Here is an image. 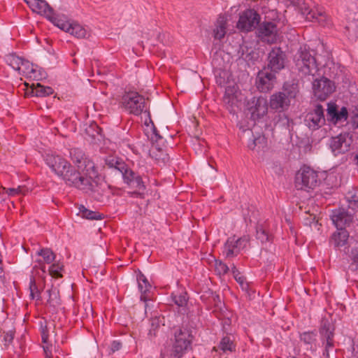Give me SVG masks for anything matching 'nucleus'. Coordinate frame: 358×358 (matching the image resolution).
<instances>
[{"label":"nucleus","mask_w":358,"mask_h":358,"mask_svg":"<svg viewBox=\"0 0 358 358\" xmlns=\"http://www.w3.org/2000/svg\"><path fill=\"white\" fill-rule=\"evenodd\" d=\"M286 62L285 52L280 48L274 47L268 54L267 66L264 68L276 73L285 67Z\"/></svg>","instance_id":"8"},{"label":"nucleus","mask_w":358,"mask_h":358,"mask_svg":"<svg viewBox=\"0 0 358 358\" xmlns=\"http://www.w3.org/2000/svg\"><path fill=\"white\" fill-rule=\"evenodd\" d=\"M71 155L76 164L74 168L59 155L48 154L45 160L58 176H62L70 185L99 200L103 196L102 184L95 164L80 152L74 150Z\"/></svg>","instance_id":"1"},{"label":"nucleus","mask_w":358,"mask_h":358,"mask_svg":"<svg viewBox=\"0 0 358 358\" xmlns=\"http://www.w3.org/2000/svg\"><path fill=\"white\" fill-rule=\"evenodd\" d=\"M336 89L334 83L327 78H315L313 83L314 95L320 100H325Z\"/></svg>","instance_id":"10"},{"label":"nucleus","mask_w":358,"mask_h":358,"mask_svg":"<svg viewBox=\"0 0 358 358\" xmlns=\"http://www.w3.org/2000/svg\"><path fill=\"white\" fill-rule=\"evenodd\" d=\"M38 255L42 256L47 263H50L55 259L54 253L48 248L41 250Z\"/></svg>","instance_id":"43"},{"label":"nucleus","mask_w":358,"mask_h":358,"mask_svg":"<svg viewBox=\"0 0 358 358\" xmlns=\"http://www.w3.org/2000/svg\"><path fill=\"white\" fill-rule=\"evenodd\" d=\"M290 104V100L287 97L285 92L273 94L270 98V106L275 110H285Z\"/></svg>","instance_id":"22"},{"label":"nucleus","mask_w":358,"mask_h":358,"mask_svg":"<svg viewBox=\"0 0 358 358\" xmlns=\"http://www.w3.org/2000/svg\"><path fill=\"white\" fill-rule=\"evenodd\" d=\"M51 329L50 326L46 325L42 331V342L43 343V348L44 350V353L45 355V357L47 358H51L52 356V350L53 346L52 343H50V341H49L50 337H56L57 334L55 332L54 330L50 333V330Z\"/></svg>","instance_id":"23"},{"label":"nucleus","mask_w":358,"mask_h":358,"mask_svg":"<svg viewBox=\"0 0 358 358\" xmlns=\"http://www.w3.org/2000/svg\"><path fill=\"white\" fill-rule=\"evenodd\" d=\"M293 358H295V357H293Z\"/></svg>","instance_id":"59"},{"label":"nucleus","mask_w":358,"mask_h":358,"mask_svg":"<svg viewBox=\"0 0 358 358\" xmlns=\"http://www.w3.org/2000/svg\"><path fill=\"white\" fill-rule=\"evenodd\" d=\"M29 289L30 292L29 296L31 299H39L40 289L36 283L35 278L33 276H31L29 279Z\"/></svg>","instance_id":"34"},{"label":"nucleus","mask_w":358,"mask_h":358,"mask_svg":"<svg viewBox=\"0 0 358 358\" xmlns=\"http://www.w3.org/2000/svg\"><path fill=\"white\" fill-rule=\"evenodd\" d=\"M285 92L287 97L291 100L296 97L299 92L298 83L294 80L287 82L284 84L283 92Z\"/></svg>","instance_id":"29"},{"label":"nucleus","mask_w":358,"mask_h":358,"mask_svg":"<svg viewBox=\"0 0 358 358\" xmlns=\"http://www.w3.org/2000/svg\"><path fill=\"white\" fill-rule=\"evenodd\" d=\"M306 220V224L309 225L310 227L313 226L316 227L318 223V220H316V215L314 214H310L309 217H308Z\"/></svg>","instance_id":"49"},{"label":"nucleus","mask_w":358,"mask_h":358,"mask_svg":"<svg viewBox=\"0 0 358 358\" xmlns=\"http://www.w3.org/2000/svg\"><path fill=\"white\" fill-rule=\"evenodd\" d=\"M348 202V209L355 213L358 208V191L352 189L349 191L346 196Z\"/></svg>","instance_id":"32"},{"label":"nucleus","mask_w":358,"mask_h":358,"mask_svg":"<svg viewBox=\"0 0 358 358\" xmlns=\"http://www.w3.org/2000/svg\"><path fill=\"white\" fill-rule=\"evenodd\" d=\"M334 327L327 319L323 318L321 322L320 333L322 337L324 345L323 355L325 358H330V352L336 351L334 349Z\"/></svg>","instance_id":"6"},{"label":"nucleus","mask_w":358,"mask_h":358,"mask_svg":"<svg viewBox=\"0 0 358 358\" xmlns=\"http://www.w3.org/2000/svg\"><path fill=\"white\" fill-rule=\"evenodd\" d=\"M153 133L155 136L152 137V145L150 149V155L158 162L165 164L169 161V157L164 148V141L163 137L158 134L155 127L153 129Z\"/></svg>","instance_id":"9"},{"label":"nucleus","mask_w":358,"mask_h":358,"mask_svg":"<svg viewBox=\"0 0 358 358\" xmlns=\"http://www.w3.org/2000/svg\"><path fill=\"white\" fill-rule=\"evenodd\" d=\"M352 140L347 134H341L331 138L330 147L335 155L342 154L349 150Z\"/></svg>","instance_id":"17"},{"label":"nucleus","mask_w":358,"mask_h":358,"mask_svg":"<svg viewBox=\"0 0 358 358\" xmlns=\"http://www.w3.org/2000/svg\"><path fill=\"white\" fill-rule=\"evenodd\" d=\"M121 344L119 342L114 341L112 344V350L116 351L120 348Z\"/></svg>","instance_id":"53"},{"label":"nucleus","mask_w":358,"mask_h":358,"mask_svg":"<svg viewBox=\"0 0 358 358\" xmlns=\"http://www.w3.org/2000/svg\"><path fill=\"white\" fill-rule=\"evenodd\" d=\"M352 124L354 128L358 129V109L357 113L352 117Z\"/></svg>","instance_id":"52"},{"label":"nucleus","mask_w":358,"mask_h":358,"mask_svg":"<svg viewBox=\"0 0 358 358\" xmlns=\"http://www.w3.org/2000/svg\"><path fill=\"white\" fill-rule=\"evenodd\" d=\"M23 250L27 251V249H26V248L24 246L23 248Z\"/></svg>","instance_id":"58"},{"label":"nucleus","mask_w":358,"mask_h":358,"mask_svg":"<svg viewBox=\"0 0 358 358\" xmlns=\"http://www.w3.org/2000/svg\"><path fill=\"white\" fill-rule=\"evenodd\" d=\"M85 131L86 134L94 140L100 141L102 137L101 134V129L95 122L90 124L85 129Z\"/></svg>","instance_id":"33"},{"label":"nucleus","mask_w":358,"mask_h":358,"mask_svg":"<svg viewBox=\"0 0 358 358\" xmlns=\"http://www.w3.org/2000/svg\"><path fill=\"white\" fill-rule=\"evenodd\" d=\"M57 27H58L62 30L68 32L69 29L71 28V23L69 22H64L63 20H58L53 15V19L51 20Z\"/></svg>","instance_id":"45"},{"label":"nucleus","mask_w":358,"mask_h":358,"mask_svg":"<svg viewBox=\"0 0 358 358\" xmlns=\"http://www.w3.org/2000/svg\"><path fill=\"white\" fill-rule=\"evenodd\" d=\"M233 275L236 280L240 284L243 289L246 290L248 287V283L245 282V279L243 276L240 275L239 271L234 266L231 268Z\"/></svg>","instance_id":"39"},{"label":"nucleus","mask_w":358,"mask_h":358,"mask_svg":"<svg viewBox=\"0 0 358 358\" xmlns=\"http://www.w3.org/2000/svg\"><path fill=\"white\" fill-rule=\"evenodd\" d=\"M259 22V15L255 10L248 9L240 15L237 27L241 31H249L256 28Z\"/></svg>","instance_id":"12"},{"label":"nucleus","mask_w":358,"mask_h":358,"mask_svg":"<svg viewBox=\"0 0 358 358\" xmlns=\"http://www.w3.org/2000/svg\"><path fill=\"white\" fill-rule=\"evenodd\" d=\"M29 189L26 187L25 185H24V189H23V192H24V194L25 193L26 191H28Z\"/></svg>","instance_id":"56"},{"label":"nucleus","mask_w":358,"mask_h":358,"mask_svg":"<svg viewBox=\"0 0 358 358\" xmlns=\"http://www.w3.org/2000/svg\"><path fill=\"white\" fill-rule=\"evenodd\" d=\"M295 68L301 76L319 75L316 59L306 49L300 48L294 57Z\"/></svg>","instance_id":"2"},{"label":"nucleus","mask_w":358,"mask_h":358,"mask_svg":"<svg viewBox=\"0 0 358 358\" xmlns=\"http://www.w3.org/2000/svg\"><path fill=\"white\" fill-rule=\"evenodd\" d=\"M214 267L215 272L220 275L227 273L229 271V267L227 264L216 259L214 261Z\"/></svg>","instance_id":"41"},{"label":"nucleus","mask_w":358,"mask_h":358,"mask_svg":"<svg viewBox=\"0 0 358 358\" xmlns=\"http://www.w3.org/2000/svg\"><path fill=\"white\" fill-rule=\"evenodd\" d=\"M301 339L305 343L310 344L315 341V335L310 332H305L301 335Z\"/></svg>","instance_id":"48"},{"label":"nucleus","mask_w":358,"mask_h":358,"mask_svg":"<svg viewBox=\"0 0 358 358\" xmlns=\"http://www.w3.org/2000/svg\"><path fill=\"white\" fill-rule=\"evenodd\" d=\"M354 214L355 213L349 209L340 208L333 211L331 220L338 229H342L352 222Z\"/></svg>","instance_id":"14"},{"label":"nucleus","mask_w":358,"mask_h":358,"mask_svg":"<svg viewBox=\"0 0 358 358\" xmlns=\"http://www.w3.org/2000/svg\"><path fill=\"white\" fill-rule=\"evenodd\" d=\"M275 79V73L264 68L257 74V87L259 91L266 92L273 88Z\"/></svg>","instance_id":"15"},{"label":"nucleus","mask_w":358,"mask_h":358,"mask_svg":"<svg viewBox=\"0 0 358 358\" xmlns=\"http://www.w3.org/2000/svg\"><path fill=\"white\" fill-rule=\"evenodd\" d=\"M187 293L184 292L178 296H173V300L178 306H183L186 305L187 303V297H186Z\"/></svg>","instance_id":"46"},{"label":"nucleus","mask_w":358,"mask_h":358,"mask_svg":"<svg viewBox=\"0 0 358 358\" xmlns=\"http://www.w3.org/2000/svg\"><path fill=\"white\" fill-rule=\"evenodd\" d=\"M32 11L44 15L50 20L53 19V9L44 0H24Z\"/></svg>","instance_id":"19"},{"label":"nucleus","mask_w":358,"mask_h":358,"mask_svg":"<svg viewBox=\"0 0 358 358\" xmlns=\"http://www.w3.org/2000/svg\"><path fill=\"white\" fill-rule=\"evenodd\" d=\"M236 345L232 336H226L221 340L219 348L223 352H233L235 350Z\"/></svg>","instance_id":"30"},{"label":"nucleus","mask_w":358,"mask_h":358,"mask_svg":"<svg viewBox=\"0 0 358 358\" xmlns=\"http://www.w3.org/2000/svg\"><path fill=\"white\" fill-rule=\"evenodd\" d=\"M353 262L358 265V250L357 252L354 255Z\"/></svg>","instance_id":"55"},{"label":"nucleus","mask_w":358,"mask_h":358,"mask_svg":"<svg viewBox=\"0 0 358 358\" xmlns=\"http://www.w3.org/2000/svg\"><path fill=\"white\" fill-rule=\"evenodd\" d=\"M122 176L124 181L134 189L131 193L136 194L141 196L144 194L145 186L141 176H136L134 172L128 169L124 171Z\"/></svg>","instance_id":"16"},{"label":"nucleus","mask_w":358,"mask_h":358,"mask_svg":"<svg viewBox=\"0 0 358 358\" xmlns=\"http://www.w3.org/2000/svg\"><path fill=\"white\" fill-rule=\"evenodd\" d=\"M258 37L267 43H275L278 40V30L273 22H264L257 29Z\"/></svg>","instance_id":"13"},{"label":"nucleus","mask_w":358,"mask_h":358,"mask_svg":"<svg viewBox=\"0 0 358 358\" xmlns=\"http://www.w3.org/2000/svg\"><path fill=\"white\" fill-rule=\"evenodd\" d=\"M227 21V18L222 15H220L217 19L215 27L213 29V36L215 39L221 40L225 36Z\"/></svg>","instance_id":"25"},{"label":"nucleus","mask_w":358,"mask_h":358,"mask_svg":"<svg viewBox=\"0 0 358 358\" xmlns=\"http://www.w3.org/2000/svg\"><path fill=\"white\" fill-rule=\"evenodd\" d=\"M229 91L232 92V90H229V89H227L226 90V92H225V94H224V101L225 103H230L231 102L233 103V101L234 99V97L233 96H229Z\"/></svg>","instance_id":"50"},{"label":"nucleus","mask_w":358,"mask_h":358,"mask_svg":"<svg viewBox=\"0 0 358 358\" xmlns=\"http://www.w3.org/2000/svg\"><path fill=\"white\" fill-rule=\"evenodd\" d=\"M6 62L11 66L15 71L20 74V68L22 64V58L16 55L15 53H10L6 56Z\"/></svg>","instance_id":"28"},{"label":"nucleus","mask_w":358,"mask_h":358,"mask_svg":"<svg viewBox=\"0 0 358 358\" xmlns=\"http://www.w3.org/2000/svg\"><path fill=\"white\" fill-rule=\"evenodd\" d=\"M248 115L253 120H258L267 113L268 103L265 98L262 96L253 97L247 103Z\"/></svg>","instance_id":"11"},{"label":"nucleus","mask_w":358,"mask_h":358,"mask_svg":"<svg viewBox=\"0 0 358 358\" xmlns=\"http://www.w3.org/2000/svg\"><path fill=\"white\" fill-rule=\"evenodd\" d=\"M22 207H21L20 209V211L21 214H22Z\"/></svg>","instance_id":"57"},{"label":"nucleus","mask_w":358,"mask_h":358,"mask_svg":"<svg viewBox=\"0 0 358 358\" xmlns=\"http://www.w3.org/2000/svg\"><path fill=\"white\" fill-rule=\"evenodd\" d=\"M79 214L85 219L88 220H101L103 216L98 212L92 211L87 209L84 206L79 207Z\"/></svg>","instance_id":"31"},{"label":"nucleus","mask_w":358,"mask_h":358,"mask_svg":"<svg viewBox=\"0 0 358 358\" xmlns=\"http://www.w3.org/2000/svg\"><path fill=\"white\" fill-rule=\"evenodd\" d=\"M106 164L110 168H115V169L118 170L122 175L124 173V171L127 169V167L126 166L124 163L119 162L118 160H116L113 157H109L106 159Z\"/></svg>","instance_id":"37"},{"label":"nucleus","mask_w":358,"mask_h":358,"mask_svg":"<svg viewBox=\"0 0 358 358\" xmlns=\"http://www.w3.org/2000/svg\"><path fill=\"white\" fill-rule=\"evenodd\" d=\"M338 230L332 234L330 239V242L337 248L345 245L349 238V233L346 230L344 229Z\"/></svg>","instance_id":"26"},{"label":"nucleus","mask_w":358,"mask_h":358,"mask_svg":"<svg viewBox=\"0 0 358 358\" xmlns=\"http://www.w3.org/2000/svg\"><path fill=\"white\" fill-rule=\"evenodd\" d=\"M24 96H49L53 94V90L50 87H44L40 83H37L35 85L34 83L29 85L27 82H24Z\"/></svg>","instance_id":"20"},{"label":"nucleus","mask_w":358,"mask_h":358,"mask_svg":"<svg viewBox=\"0 0 358 358\" xmlns=\"http://www.w3.org/2000/svg\"><path fill=\"white\" fill-rule=\"evenodd\" d=\"M159 320L157 317L153 318L152 320V326L156 325L157 327L159 325Z\"/></svg>","instance_id":"54"},{"label":"nucleus","mask_w":358,"mask_h":358,"mask_svg":"<svg viewBox=\"0 0 358 358\" xmlns=\"http://www.w3.org/2000/svg\"><path fill=\"white\" fill-rule=\"evenodd\" d=\"M174 342L171 350V356L174 358L182 356L190 348L194 336L192 329L188 326H182L174 333Z\"/></svg>","instance_id":"3"},{"label":"nucleus","mask_w":358,"mask_h":358,"mask_svg":"<svg viewBox=\"0 0 358 358\" xmlns=\"http://www.w3.org/2000/svg\"><path fill=\"white\" fill-rule=\"evenodd\" d=\"M3 190L10 196H15L20 195L22 192L21 186H18L17 188H6L3 187Z\"/></svg>","instance_id":"47"},{"label":"nucleus","mask_w":358,"mask_h":358,"mask_svg":"<svg viewBox=\"0 0 358 358\" xmlns=\"http://www.w3.org/2000/svg\"><path fill=\"white\" fill-rule=\"evenodd\" d=\"M84 306H85V310L87 311V313H86L87 317L92 315L93 310H92V305L90 304L89 303H87L85 304Z\"/></svg>","instance_id":"51"},{"label":"nucleus","mask_w":358,"mask_h":358,"mask_svg":"<svg viewBox=\"0 0 358 358\" xmlns=\"http://www.w3.org/2000/svg\"><path fill=\"white\" fill-rule=\"evenodd\" d=\"M243 241L241 238H236L235 236L229 238L224 245L226 257L231 258L237 255Z\"/></svg>","instance_id":"24"},{"label":"nucleus","mask_w":358,"mask_h":358,"mask_svg":"<svg viewBox=\"0 0 358 358\" xmlns=\"http://www.w3.org/2000/svg\"><path fill=\"white\" fill-rule=\"evenodd\" d=\"M62 269L63 265H61L60 264H54L50 267L49 272L51 276L58 278L62 277V275L60 273Z\"/></svg>","instance_id":"44"},{"label":"nucleus","mask_w":358,"mask_h":358,"mask_svg":"<svg viewBox=\"0 0 358 358\" xmlns=\"http://www.w3.org/2000/svg\"><path fill=\"white\" fill-rule=\"evenodd\" d=\"M266 143V140L264 136H258L255 138L250 143L248 144V148L250 150H255L256 148L260 149L264 148V144Z\"/></svg>","instance_id":"40"},{"label":"nucleus","mask_w":358,"mask_h":358,"mask_svg":"<svg viewBox=\"0 0 358 358\" xmlns=\"http://www.w3.org/2000/svg\"><path fill=\"white\" fill-rule=\"evenodd\" d=\"M257 238L262 243H266L269 241L270 236L265 229L262 227H258L257 228Z\"/></svg>","instance_id":"42"},{"label":"nucleus","mask_w":358,"mask_h":358,"mask_svg":"<svg viewBox=\"0 0 358 358\" xmlns=\"http://www.w3.org/2000/svg\"><path fill=\"white\" fill-rule=\"evenodd\" d=\"M327 111L328 119L335 124L339 121L346 120L348 118V110L346 108L342 107L341 110H338L337 106L334 103H328Z\"/></svg>","instance_id":"21"},{"label":"nucleus","mask_w":358,"mask_h":358,"mask_svg":"<svg viewBox=\"0 0 358 358\" xmlns=\"http://www.w3.org/2000/svg\"><path fill=\"white\" fill-rule=\"evenodd\" d=\"M68 33L78 38H85L87 35L86 30L81 25L77 23H71V28Z\"/></svg>","instance_id":"35"},{"label":"nucleus","mask_w":358,"mask_h":358,"mask_svg":"<svg viewBox=\"0 0 358 358\" xmlns=\"http://www.w3.org/2000/svg\"><path fill=\"white\" fill-rule=\"evenodd\" d=\"M291 3L296 6L302 15H305L308 21H317L320 24L324 22L326 17L322 11L313 8V2L312 0H289Z\"/></svg>","instance_id":"5"},{"label":"nucleus","mask_w":358,"mask_h":358,"mask_svg":"<svg viewBox=\"0 0 358 358\" xmlns=\"http://www.w3.org/2000/svg\"><path fill=\"white\" fill-rule=\"evenodd\" d=\"M24 76H26L34 80L38 79L36 69L34 68L33 64L24 59Z\"/></svg>","instance_id":"36"},{"label":"nucleus","mask_w":358,"mask_h":358,"mask_svg":"<svg viewBox=\"0 0 358 358\" xmlns=\"http://www.w3.org/2000/svg\"><path fill=\"white\" fill-rule=\"evenodd\" d=\"M138 289L141 292V299L142 301H146L148 299V296H147V292L149 291L151 285L148 282L147 278L145 275L141 273L138 276Z\"/></svg>","instance_id":"27"},{"label":"nucleus","mask_w":358,"mask_h":358,"mask_svg":"<svg viewBox=\"0 0 358 358\" xmlns=\"http://www.w3.org/2000/svg\"><path fill=\"white\" fill-rule=\"evenodd\" d=\"M14 338V332L13 331H4L0 329V343L4 348H7L12 343Z\"/></svg>","instance_id":"38"},{"label":"nucleus","mask_w":358,"mask_h":358,"mask_svg":"<svg viewBox=\"0 0 358 358\" xmlns=\"http://www.w3.org/2000/svg\"><path fill=\"white\" fill-rule=\"evenodd\" d=\"M122 106L130 113L140 115L145 108V99L135 92H129L122 96Z\"/></svg>","instance_id":"7"},{"label":"nucleus","mask_w":358,"mask_h":358,"mask_svg":"<svg viewBox=\"0 0 358 358\" xmlns=\"http://www.w3.org/2000/svg\"><path fill=\"white\" fill-rule=\"evenodd\" d=\"M306 121L310 128L317 129L325 123L324 108L320 104H317L315 108L306 116Z\"/></svg>","instance_id":"18"},{"label":"nucleus","mask_w":358,"mask_h":358,"mask_svg":"<svg viewBox=\"0 0 358 358\" xmlns=\"http://www.w3.org/2000/svg\"><path fill=\"white\" fill-rule=\"evenodd\" d=\"M317 183V173L308 166L302 167L296 175L295 186L298 189H313Z\"/></svg>","instance_id":"4"}]
</instances>
